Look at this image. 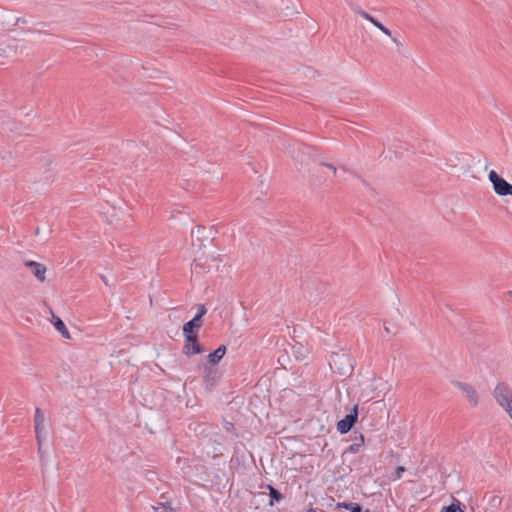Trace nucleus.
Wrapping results in <instances>:
<instances>
[{
  "label": "nucleus",
  "mask_w": 512,
  "mask_h": 512,
  "mask_svg": "<svg viewBox=\"0 0 512 512\" xmlns=\"http://www.w3.org/2000/svg\"><path fill=\"white\" fill-rule=\"evenodd\" d=\"M305 512H326L325 510L323 509H319V508H312L310 507L309 509H307Z\"/></svg>",
  "instance_id": "29"
},
{
  "label": "nucleus",
  "mask_w": 512,
  "mask_h": 512,
  "mask_svg": "<svg viewBox=\"0 0 512 512\" xmlns=\"http://www.w3.org/2000/svg\"><path fill=\"white\" fill-rule=\"evenodd\" d=\"M355 442H360V436L359 437H355Z\"/></svg>",
  "instance_id": "35"
},
{
  "label": "nucleus",
  "mask_w": 512,
  "mask_h": 512,
  "mask_svg": "<svg viewBox=\"0 0 512 512\" xmlns=\"http://www.w3.org/2000/svg\"><path fill=\"white\" fill-rule=\"evenodd\" d=\"M52 323H53L55 329L61 334V336L63 338H65V339L71 338L70 333L62 319L53 315Z\"/></svg>",
  "instance_id": "13"
},
{
  "label": "nucleus",
  "mask_w": 512,
  "mask_h": 512,
  "mask_svg": "<svg viewBox=\"0 0 512 512\" xmlns=\"http://www.w3.org/2000/svg\"><path fill=\"white\" fill-rule=\"evenodd\" d=\"M350 7H351V9H352L356 14H358V15H360V16H361V13H362V12H365V10H363V9H362L360 6H358V5L350 4Z\"/></svg>",
  "instance_id": "24"
},
{
  "label": "nucleus",
  "mask_w": 512,
  "mask_h": 512,
  "mask_svg": "<svg viewBox=\"0 0 512 512\" xmlns=\"http://www.w3.org/2000/svg\"><path fill=\"white\" fill-rule=\"evenodd\" d=\"M464 505L456 498H453V501L450 505L443 506L440 512H465L463 509Z\"/></svg>",
  "instance_id": "15"
},
{
  "label": "nucleus",
  "mask_w": 512,
  "mask_h": 512,
  "mask_svg": "<svg viewBox=\"0 0 512 512\" xmlns=\"http://www.w3.org/2000/svg\"><path fill=\"white\" fill-rule=\"evenodd\" d=\"M203 384L205 389L212 391L213 388L218 384L221 378V373L217 367L209 366L208 364L203 365Z\"/></svg>",
  "instance_id": "5"
},
{
  "label": "nucleus",
  "mask_w": 512,
  "mask_h": 512,
  "mask_svg": "<svg viewBox=\"0 0 512 512\" xmlns=\"http://www.w3.org/2000/svg\"><path fill=\"white\" fill-rule=\"evenodd\" d=\"M225 428L227 431L231 432V431H234L235 428H234V425L231 423V422H226L225 424Z\"/></svg>",
  "instance_id": "28"
},
{
  "label": "nucleus",
  "mask_w": 512,
  "mask_h": 512,
  "mask_svg": "<svg viewBox=\"0 0 512 512\" xmlns=\"http://www.w3.org/2000/svg\"><path fill=\"white\" fill-rule=\"evenodd\" d=\"M493 396L496 402L507 412L509 413L512 419V390L505 383L500 382L496 385Z\"/></svg>",
  "instance_id": "2"
},
{
  "label": "nucleus",
  "mask_w": 512,
  "mask_h": 512,
  "mask_svg": "<svg viewBox=\"0 0 512 512\" xmlns=\"http://www.w3.org/2000/svg\"><path fill=\"white\" fill-rule=\"evenodd\" d=\"M319 164H320L321 166H325V167H327V168L331 169V170L333 171V174H334V175H336V173H337V168H336L333 164H331V163H326V162H320Z\"/></svg>",
  "instance_id": "23"
},
{
  "label": "nucleus",
  "mask_w": 512,
  "mask_h": 512,
  "mask_svg": "<svg viewBox=\"0 0 512 512\" xmlns=\"http://www.w3.org/2000/svg\"><path fill=\"white\" fill-rule=\"evenodd\" d=\"M260 487L268 489L269 496H270V500H269L270 506H273L275 503H278L284 499L283 494L278 489H276L274 486H272L271 484H262Z\"/></svg>",
  "instance_id": "12"
},
{
  "label": "nucleus",
  "mask_w": 512,
  "mask_h": 512,
  "mask_svg": "<svg viewBox=\"0 0 512 512\" xmlns=\"http://www.w3.org/2000/svg\"><path fill=\"white\" fill-rule=\"evenodd\" d=\"M385 330H386L388 333H390V332H391L390 327L385 326Z\"/></svg>",
  "instance_id": "34"
},
{
  "label": "nucleus",
  "mask_w": 512,
  "mask_h": 512,
  "mask_svg": "<svg viewBox=\"0 0 512 512\" xmlns=\"http://www.w3.org/2000/svg\"><path fill=\"white\" fill-rule=\"evenodd\" d=\"M358 416V405H355L343 419L337 422V431L340 434H346L350 432L354 425L357 423Z\"/></svg>",
  "instance_id": "6"
},
{
  "label": "nucleus",
  "mask_w": 512,
  "mask_h": 512,
  "mask_svg": "<svg viewBox=\"0 0 512 512\" xmlns=\"http://www.w3.org/2000/svg\"><path fill=\"white\" fill-rule=\"evenodd\" d=\"M207 313V309L205 305L200 304L198 305L197 312L195 314V318L202 319V317Z\"/></svg>",
  "instance_id": "18"
},
{
  "label": "nucleus",
  "mask_w": 512,
  "mask_h": 512,
  "mask_svg": "<svg viewBox=\"0 0 512 512\" xmlns=\"http://www.w3.org/2000/svg\"><path fill=\"white\" fill-rule=\"evenodd\" d=\"M24 265L31 271L38 281H45L46 267L43 264L33 260H28L25 261Z\"/></svg>",
  "instance_id": "9"
},
{
  "label": "nucleus",
  "mask_w": 512,
  "mask_h": 512,
  "mask_svg": "<svg viewBox=\"0 0 512 512\" xmlns=\"http://www.w3.org/2000/svg\"><path fill=\"white\" fill-rule=\"evenodd\" d=\"M451 383L453 384V386H455L456 388H458L462 391V393L465 395V397L467 398V400L473 407L478 405V403H479L478 393H477L476 389L471 384L462 382V381H458V380H453Z\"/></svg>",
  "instance_id": "8"
},
{
  "label": "nucleus",
  "mask_w": 512,
  "mask_h": 512,
  "mask_svg": "<svg viewBox=\"0 0 512 512\" xmlns=\"http://www.w3.org/2000/svg\"><path fill=\"white\" fill-rule=\"evenodd\" d=\"M391 38H392V41H393V42L396 44V46L398 47V52H401V51H400V48L403 46V44H402V43H401L397 38L392 37V36H391Z\"/></svg>",
  "instance_id": "27"
},
{
  "label": "nucleus",
  "mask_w": 512,
  "mask_h": 512,
  "mask_svg": "<svg viewBox=\"0 0 512 512\" xmlns=\"http://www.w3.org/2000/svg\"><path fill=\"white\" fill-rule=\"evenodd\" d=\"M404 471H405L404 467H402V466L397 467V469H396V477L400 478Z\"/></svg>",
  "instance_id": "26"
},
{
  "label": "nucleus",
  "mask_w": 512,
  "mask_h": 512,
  "mask_svg": "<svg viewBox=\"0 0 512 512\" xmlns=\"http://www.w3.org/2000/svg\"><path fill=\"white\" fill-rule=\"evenodd\" d=\"M348 511H350V512H364L362 505L359 504V503H356V502H351V506H349V510Z\"/></svg>",
  "instance_id": "19"
},
{
  "label": "nucleus",
  "mask_w": 512,
  "mask_h": 512,
  "mask_svg": "<svg viewBox=\"0 0 512 512\" xmlns=\"http://www.w3.org/2000/svg\"><path fill=\"white\" fill-rule=\"evenodd\" d=\"M185 341L182 352L187 357L202 354L205 349L202 344L199 343L198 334H183Z\"/></svg>",
  "instance_id": "4"
},
{
  "label": "nucleus",
  "mask_w": 512,
  "mask_h": 512,
  "mask_svg": "<svg viewBox=\"0 0 512 512\" xmlns=\"http://www.w3.org/2000/svg\"><path fill=\"white\" fill-rule=\"evenodd\" d=\"M361 16H362L364 19H366V20H368L369 22H371L374 26L376 25V22H378V20H377L375 17H373L372 15H370L369 13H367L366 11H365V12H362V13H361Z\"/></svg>",
  "instance_id": "21"
},
{
  "label": "nucleus",
  "mask_w": 512,
  "mask_h": 512,
  "mask_svg": "<svg viewBox=\"0 0 512 512\" xmlns=\"http://www.w3.org/2000/svg\"><path fill=\"white\" fill-rule=\"evenodd\" d=\"M19 23L26 24L27 20L25 18H21V17L17 18L15 25H17Z\"/></svg>",
  "instance_id": "30"
},
{
  "label": "nucleus",
  "mask_w": 512,
  "mask_h": 512,
  "mask_svg": "<svg viewBox=\"0 0 512 512\" xmlns=\"http://www.w3.org/2000/svg\"><path fill=\"white\" fill-rule=\"evenodd\" d=\"M338 364L345 366H339L337 369L339 370V373L341 375H350L353 366L351 364V360L347 354H340V353H333L330 357V366L333 368V366H337Z\"/></svg>",
  "instance_id": "7"
},
{
  "label": "nucleus",
  "mask_w": 512,
  "mask_h": 512,
  "mask_svg": "<svg viewBox=\"0 0 512 512\" xmlns=\"http://www.w3.org/2000/svg\"><path fill=\"white\" fill-rule=\"evenodd\" d=\"M375 27H377L382 33L391 37V31L385 27L380 21L376 22Z\"/></svg>",
  "instance_id": "20"
},
{
  "label": "nucleus",
  "mask_w": 512,
  "mask_h": 512,
  "mask_svg": "<svg viewBox=\"0 0 512 512\" xmlns=\"http://www.w3.org/2000/svg\"><path fill=\"white\" fill-rule=\"evenodd\" d=\"M39 233H40V228H39V227H37V228L35 229V235H39Z\"/></svg>",
  "instance_id": "33"
},
{
  "label": "nucleus",
  "mask_w": 512,
  "mask_h": 512,
  "mask_svg": "<svg viewBox=\"0 0 512 512\" xmlns=\"http://www.w3.org/2000/svg\"><path fill=\"white\" fill-rule=\"evenodd\" d=\"M364 435L360 433V442H354L347 448L346 452L356 454L360 451V448L364 445Z\"/></svg>",
  "instance_id": "16"
},
{
  "label": "nucleus",
  "mask_w": 512,
  "mask_h": 512,
  "mask_svg": "<svg viewBox=\"0 0 512 512\" xmlns=\"http://www.w3.org/2000/svg\"><path fill=\"white\" fill-rule=\"evenodd\" d=\"M51 164H52V161L51 160H47V167H46L47 171L51 170Z\"/></svg>",
  "instance_id": "31"
},
{
  "label": "nucleus",
  "mask_w": 512,
  "mask_h": 512,
  "mask_svg": "<svg viewBox=\"0 0 512 512\" xmlns=\"http://www.w3.org/2000/svg\"><path fill=\"white\" fill-rule=\"evenodd\" d=\"M488 179L493 185L495 193L499 196H512V184L507 182L496 171L491 170L488 174Z\"/></svg>",
  "instance_id": "3"
},
{
  "label": "nucleus",
  "mask_w": 512,
  "mask_h": 512,
  "mask_svg": "<svg viewBox=\"0 0 512 512\" xmlns=\"http://www.w3.org/2000/svg\"><path fill=\"white\" fill-rule=\"evenodd\" d=\"M192 247L194 249V265L192 272H210L218 269L217 257L213 248V238L204 226H197L191 230Z\"/></svg>",
  "instance_id": "1"
},
{
  "label": "nucleus",
  "mask_w": 512,
  "mask_h": 512,
  "mask_svg": "<svg viewBox=\"0 0 512 512\" xmlns=\"http://www.w3.org/2000/svg\"><path fill=\"white\" fill-rule=\"evenodd\" d=\"M45 422V416L40 408L35 409V416H34V424L39 425V423Z\"/></svg>",
  "instance_id": "17"
},
{
  "label": "nucleus",
  "mask_w": 512,
  "mask_h": 512,
  "mask_svg": "<svg viewBox=\"0 0 512 512\" xmlns=\"http://www.w3.org/2000/svg\"><path fill=\"white\" fill-rule=\"evenodd\" d=\"M39 25H41L43 27L49 26V24H47L46 22H40Z\"/></svg>",
  "instance_id": "32"
},
{
  "label": "nucleus",
  "mask_w": 512,
  "mask_h": 512,
  "mask_svg": "<svg viewBox=\"0 0 512 512\" xmlns=\"http://www.w3.org/2000/svg\"><path fill=\"white\" fill-rule=\"evenodd\" d=\"M226 351H227L226 346L220 345L213 352L209 353L207 356L208 365L215 367L222 360V358L226 354Z\"/></svg>",
  "instance_id": "10"
},
{
  "label": "nucleus",
  "mask_w": 512,
  "mask_h": 512,
  "mask_svg": "<svg viewBox=\"0 0 512 512\" xmlns=\"http://www.w3.org/2000/svg\"><path fill=\"white\" fill-rule=\"evenodd\" d=\"M364 512H373V511H370L369 509L365 510Z\"/></svg>",
  "instance_id": "36"
},
{
  "label": "nucleus",
  "mask_w": 512,
  "mask_h": 512,
  "mask_svg": "<svg viewBox=\"0 0 512 512\" xmlns=\"http://www.w3.org/2000/svg\"><path fill=\"white\" fill-rule=\"evenodd\" d=\"M203 325V319L193 317L183 325V334H198Z\"/></svg>",
  "instance_id": "11"
},
{
  "label": "nucleus",
  "mask_w": 512,
  "mask_h": 512,
  "mask_svg": "<svg viewBox=\"0 0 512 512\" xmlns=\"http://www.w3.org/2000/svg\"><path fill=\"white\" fill-rule=\"evenodd\" d=\"M34 428H35L36 441H37V444H38V451L40 452L41 451V447H42V443H43V441L46 438V432H45L44 423H39L38 426H37V424H34Z\"/></svg>",
  "instance_id": "14"
},
{
  "label": "nucleus",
  "mask_w": 512,
  "mask_h": 512,
  "mask_svg": "<svg viewBox=\"0 0 512 512\" xmlns=\"http://www.w3.org/2000/svg\"><path fill=\"white\" fill-rule=\"evenodd\" d=\"M500 503H501V498L498 496H493L490 500V505L493 507L497 506Z\"/></svg>",
  "instance_id": "25"
},
{
  "label": "nucleus",
  "mask_w": 512,
  "mask_h": 512,
  "mask_svg": "<svg viewBox=\"0 0 512 512\" xmlns=\"http://www.w3.org/2000/svg\"><path fill=\"white\" fill-rule=\"evenodd\" d=\"M349 506H351V502H338L336 504L337 509L349 510Z\"/></svg>",
  "instance_id": "22"
}]
</instances>
